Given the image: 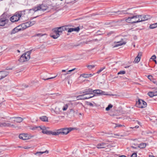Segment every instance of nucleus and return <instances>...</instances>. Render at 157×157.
<instances>
[{
	"instance_id": "obj_39",
	"label": "nucleus",
	"mask_w": 157,
	"mask_h": 157,
	"mask_svg": "<svg viewBox=\"0 0 157 157\" xmlns=\"http://www.w3.org/2000/svg\"><path fill=\"white\" fill-rule=\"evenodd\" d=\"M67 31L68 33H71L72 32H73V28H67Z\"/></svg>"
},
{
	"instance_id": "obj_25",
	"label": "nucleus",
	"mask_w": 157,
	"mask_h": 157,
	"mask_svg": "<svg viewBox=\"0 0 157 157\" xmlns=\"http://www.w3.org/2000/svg\"><path fill=\"white\" fill-rule=\"evenodd\" d=\"M40 126H29L28 127L30 129L34 131L35 130H37L39 131V129Z\"/></svg>"
},
{
	"instance_id": "obj_35",
	"label": "nucleus",
	"mask_w": 157,
	"mask_h": 157,
	"mask_svg": "<svg viewBox=\"0 0 157 157\" xmlns=\"http://www.w3.org/2000/svg\"><path fill=\"white\" fill-rule=\"evenodd\" d=\"M140 58L138 56H137V57L135 58L134 62L136 63H138L140 61Z\"/></svg>"
},
{
	"instance_id": "obj_60",
	"label": "nucleus",
	"mask_w": 157,
	"mask_h": 157,
	"mask_svg": "<svg viewBox=\"0 0 157 157\" xmlns=\"http://www.w3.org/2000/svg\"><path fill=\"white\" fill-rule=\"evenodd\" d=\"M154 61L155 62V63H156V60H154Z\"/></svg>"
},
{
	"instance_id": "obj_12",
	"label": "nucleus",
	"mask_w": 157,
	"mask_h": 157,
	"mask_svg": "<svg viewBox=\"0 0 157 157\" xmlns=\"http://www.w3.org/2000/svg\"><path fill=\"white\" fill-rule=\"evenodd\" d=\"M55 31V29H54L52 30V33L51 34V36L54 39H56L59 36L60 34L58 31L56 32Z\"/></svg>"
},
{
	"instance_id": "obj_21",
	"label": "nucleus",
	"mask_w": 157,
	"mask_h": 157,
	"mask_svg": "<svg viewBox=\"0 0 157 157\" xmlns=\"http://www.w3.org/2000/svg\"><path fill=\"white\" fill-rule=\"evenodd\" d=\"M14 118L15 119L13 120V121L17 123H20L22 122L23 120V119L22 118L19 117L10 118Z\"/></svg>"
},
{
	"instance_id": "obj_58",
	"label": "nucleus",
	"mask_w": 157,
	"mask_h": 157,
	"mask_svg": "<svg viewBox=\"0 0 157 157\" xmlns=\"http://www.w3.org/2000/svg\"><path fill=\"white\" fill-rule=\"evenodd\" d=\"M17 51L19 53H20V51L19 50H17Z\"/></svg>"
},
{
	"instance_id": "obj_28",
	"label": "nucleus",
	"mask_w": 157,
	"mask_h": 157,
	"mask_svg": "<svg viewBox=\"0 0 157 157\" xmlns=\"http://www.w3.org/2000/svg\"><path fill=\"white\" fill-rule=\"evenodd\" d=\"M40 119L43 121H48V118L46 116H43L40 117Z\"/></svg>"
},
{
	"instance_id": "obj_59",
	"label": "nucleus",
	"mask_w": 157,
	"mask_h": 157,
	"mask_svg": "<svg viewBox=\"0 0 157 157\" xmlns=\"http://www.w3.org/2000/svg\"><path fill=\"white\" fill-rule=\"evenodd\" d=\"M112 33V32H110V33H108V35H109V34H111V33Z\"/></svg>"
},
{
	"instance_id": "obj_54",
	"label": "nucleus",
	"mask_w": 157,
	"mask_h": 157,
	"mask_svg": "<svg viewBox=\"0 0 157 157\" xmlns=\"http://www.w3.org/2000/svg\"><path fill=\"white\" fill-rule=\"evenodd\" d=\"M94 96H95V95L94 94V95L93 96H85V97H91V98L93 97Z\"/></svg>"
},
{
	"instance_id": "obj_5",
	"label": "nucleus",
	"mask_w": 157,
	"mask_h": 157,
	"mask_svg": "<svg viewBox=\"0 0 157 157\" xmlns=\"http://www.w3.org/2000/svg\"><path fill=\"white\" fill-rule=\"evenodd\" d=\"M93 92L94 94H97L99 95H105L113 96L116 95V94H106L105 92L103 91L102 90H93Z\"/></svg>"
},
{
	"instance_id": "obj_46",
	"label": "nucleus",
	"mask_w": 157,
	"mask_h": 157,
	"mask_svg": "<svg viewBox=\"0 0 157 157\" xmlns=\"http://www.w3.org/2000/svg\"><path fill=\"white\" fill-rule=\"evenodd\" d=\"M131 157H137V154L136 153H133Z\"/></svg>"
},
{
	"instance_id": "obj_43",
	"label": "nucleus",
	"mask_w": 157,
	"mask_h": 157,
	"mask_svg": "<svg viewBox=\"0 0 157 157\" xmlns=\"http://www.w3.org/2000/svg\"><path fill=\"white\" fill-rule=\"evenodd\" d=\"M87 104L88 105H90V106H94V104L92 103L91 102H87Z\"/></svg>"
},
{
	"instance_id": "obj_38",
	"label": "nucleus",
	"mask_w": 157,
	"mask_h": 157,
	"mask_svg": "<svg viewBox=\"0 0 157 157\" xmlns=\"http://www.w3.org/2000/svg\"><path fill=\"white\" fill-rule=\"evenodd\" d=\"M10 125L9 127H11L12 128H16L17 127V126H16L13 124H12L10 123Z\"/></svg>"
},
{
	"instance_id": "obj_62",
	"label": "nucleus",
	"mask_w": 157,
	"mask_h": 157,
	"mask_svg": "<svg viewBox=\"0 0 157 157\" xmlns=\"http://www.w3.org/2000/svg\"><path fill=\"white\" fill-rule=\"evenodd\" d=\"M2 54V53L1 52H0V55H1Z\"/></svg>"
},
{
	"instance_id": "obj_19",
	"label": "nucleus",
	"mask_w": 157,
	"mask_h": 157,
	"mask_svg": "<svg viewBox=\"0 0 157 157\" xmlns=\"http://www.w3.org/2000/svg\"><path fill=\"white\" fill-rule=\"evenodd\" d=\"M148 95L151 97L157 96V90H154L153 91L149 92L148 93Z\"/></svg>"
},
{
	"instance_id": "obj_22",
	"label": "nucleus",
	"mask_w": 157,
	"mask_h": 157,
	"mask_svg": "<svg viewBox=\"0 0 157 157\" xmlns=\"http://www.w3.org/2000/svg\"><path fill=\"white\" fill-rule=\"evenodd\" d=\"M59 134V132L58 131V129L56 130V132H52L49 131L48 135H52L56 136Z\"/></svg>"
},
{
	"instance_id": "obj_64",
	"label": "nucleus",
	"mask_w": 157,
	"mask_h": 157,
	"mask_svg": "<svg viewBox=\"0 0 157 157\" xmlns=\"http://www.w3.org/2000/svg\"><path fill=\"white\" fill-rule=\"evenodd\" d=\"M155 74L156 75H157V72L156 73H155Z\"/></svg>"
},
{
	"instance_id": "obj_6",
	"label": "nucleus",
	"mask_w": 157,
	"mask_h": 157,
	"mask_svg": "<svg viewBox=\"0 0 157 157\" xmlns=\"http://www.w3.org/2000/svg\"><path fill=\"white\" fill-rule=\"evenodd\" d=\"M136 105L138 107L141 108H145L147 106V103L141 99H139L136 102Z\"/></svg>"
},
{
	"instance_id": "obj_7",
	"label": "nucleus",
	"mask_w": 157,
	"mask_h": 157,
	"mask_svg": "<svg viewBox=\"0 0 157 157\" xmlns=\"http://www.w3.org/2000/svg\"><path fill=\"white\" fill-rule=\"evenodd\" d=\"M33 136H29L27 134H21L19 135V138L23 140H29Z\"/></svg>"
},
{
	"instance_id": "obj_24",
	"label": "nucleus",
	"mask_w": 157,
	"mask_h": 157,
	"mask_svg": "<svg viewBox=\"0 0 157 157\" xmlns=\"http://www.w3.org/2000/svg\"><path fill=\"white\" fill-rule=\"evenodd\" d=\"M94 74H82L80 75L81 77H83L84 78H88L90 77L93 76V75Z\"/></svg>"
},
{
	"instance_id": "obj_13",
	"label": "nucleus",
	"mask_w": 157,
	"mask_h": 157,
	"mask_svg": "<svg viewBox=\"0 0 157 157\" xmlns=\"http://www.w3.org/2000/svg\"><path fill=\"white\" fill-rule=\"evenodd\" d=\"M140 22L147 20L150 19V18H151V17L150 16L148 15H140Z\"/></svg>"
},
{
	"instance_id": "obj_61",
	"label": "nucleus",
	"mask_w": 157,
	"mask_h": 157,
	"mask_svg": "<svg viewBox=\"0 0 157 157\" xmlns=\"http://www.w3.org/2000/svg\"><path fill=\"white\" fill-rule=\"evenodd\" d=\"M90 95V96H93L94 95L93 94V95Z\"/></svg>"
},
{
	"instance_id": "obj_56",
	"label": "nucleus",
	"mask_w": 157,
	"mask_h": 157,
	"mask_svg": "<svg viewBox=\"0 0 157 157\" xmlns=\"http://www.w3.org/2000/svg\"><path fill=\"white\" fill-rule=\"evenodd\" d=\"M129 67V66H126V67H124L125 68H128V67Z\"/></svg>"
},
{
	"instance_id": "obj_23",
	"label": "nucleus",
	"mask_w": 157,
	"mask_h": 157,
	"mask_svg": "<svg viewBox=\"0 0 157 157\" xmlns=\"http://www.w3.org/2000/svg\"><path fill=\"white\" fill-rule=\"evenodd\" d=\"M125 21L127 22L130 23H133V18L132 16L128 17L127 18H124Z\"/></svg>"
},
{
	"instance_id": "obj_40",
	"label": "nucleus",
	"mask_w": 157,
	"mask_h": 157,
	"mask_svg": "<svg viewBox=\"0 0 157 157\" xmlns=\"http://www.w3.org/2000/svg\"><path fill=\"white\" fill-rule=\"evenodd\" d=\"M125 73V71H121L118 73L117 75H119L120 74H124Z\"/></svg>"
},
{
	"instance_id": "obj_50",
	"label": "nucleus",
	"mask_w": 157,
	"mask_h": 157,
	"mask_svg": "<svg viewBox=\"0 0 157 157\" xmlns=\"http://www.w3.org/2000/svg\"><path fill=\"white\" fill-rule=\"evenodd\" d=\"M148 78L149 79L151 80L152 78V77L151 75H149L148 76Z\"/></svg>"
},
{
	"instance_id": "obj_49",
	"label": "nucleus",
	"mask_w": 157,
	"mask_h": 157,
	"mask_svg": "<svg viewBox=\"0 0 157 157\" xmlns=\"http://www.w3.org/2000/svg\"><path fill=\"white\" fill-rule=\"evenodd\" d=\"M75 69H76L75 68H73L71 70H70L68 71V72H72V71H74V70H75Z\"/></svg>"
},
{
	"instance_id": "obj_14",
	"label": "nucleus",
	"mask_w": 157,
	"mask_h": 157,
	"mask_svg": "<svg viewBox=\"0 0 157 157\" xmlns=\"http://www.w3.org/2000/svg\"><path fill=\"white\" fill-rule=\"evenodd\" d=\"M108 144L105 143H101L98 144L97 148L98 149H102L108 146Z\"/></svg>"
},
{
	"instance_id": "obj_47",
	"label": "nucleus",
	"mask_w": 157,
	"mask_h": 157,
	"mask_svg": "<svg viewBox=\"0 0 157 157\" xmlns=\"http://www.w3.org/2000/svg\"><path fill=\"white\" fill-rule=\"evenodd\" d=\"M56 77V76H55L54 77H51V78H46V79H44V80H48L49 79H53L54 78H55Z\"/></svg>"
},
{
	"instance_id": "obj_41",
	"label": "nucleus",
	"mask_w": 157,
	"mask_h": 157,
	"mask_svg": "<svg viewBox=\"0 0 157 157\" xmlns=\"http://www.w3.org/2000/svg\"><path fill=\"white\" fill-rule=\"evenodd\" d=\"M105 68V67H104L103 68H101L97 72V73L99 74Z\"/></svg>"
},
{
	"instance_id": "obj_52",
	"label": "nucleus",
	"mask_w": 157,
	"mask_h": 157,
	"mask_svg": "<svg viewBox=\"0 0 157 157\" xmlns=\"http://www.w3.org/2000/svg\"><path fill=\"white\" fill-rule=\"evenodd\" d=\"M139 128V126H136L135 127H134L133 128L130 127L131 128Z\"/></svg>"
},
{
	"instance_id": "obj_20",
	"label": "nucleus",
	"mask_w": 157,
	"mask_h": 157,
	"mask_svg": "<svg viewBox=\"0 0 157 157\" xmlns=\"http://www.w3.org/2000/svg\"><path fill=\"white\" fill-rule=\"evenodd\" d=\"M36 23L35 21H29L25 23V24L27 28L29 27L30 26H32L33 25L35 24Z\"/></svg>"
},
{
	"instance_id": "obj_11",
	"label": "nucleus",
	"mask_w": 157,
	"mask_h": 157,
	"mask_svg": "<svg viewBox=\"0 0 157 157\" xmlns=\"http://www.w3.org/2000/svg\"><path fill=\"white\" fill-rule=\"evenodd\" d=\"M9 74V72L7 71H0V80L6 77Z\"/></svg>"
},
{
	"instance_id": "obj_36",
	"label": "nucleus",
	"mask_w": 157,
	"mask_h": 157,
	"mask_svg": "<svg viewBox=\"0 0 157 157\" xmlns=\"http://www.w3.org/2000/svg\"><path fill=\"white\" fill-rule=\"evenodd\" d=\"M22 29H24L27 28L25 24V23H23L21 24L20 25Z\"/></svg>"
},
{
	"instance_id": "obj_29",
	"label": "nucleus",
	"mask_w": 157,
	"mask_h": 157,
	"mask_svg": "<svg viewBox=\"0 0 157 157\" xmlns=\"http://www.w3.org/2000/svg\"><path fill=\"white\" fill-rule=\"evenodd\" d=\"M61 110H60V109L59 107H56L55 108V110H54V112L56 114H58L60 113L61 112Z\"/></svg>"
},
{
	"instance_id": "obj_63",
	"label": "nucleus",
	"mask_w": 157,
	"mask_h": 157,
	"mask_svg": "<svg viewBox=\"0 0 157 157\" xmlns=\"http://www.w3.org/2000/svg\"><path fill=\"white\" fill-rule=\"evenodd\" d=\"M79 115H82V114L81 113H79Z\"/></svg>"
},
{
	"instance_id": "obj_3",
	"label": "nucleus",
	"mask_w": 157,
	"mask_h": 157,
	"mask_svg": "<svg viewBox=\"0 0 157 157\" xmlns=\"http://www.w3.org/2000/svg\"><path fill=\"white\" fill-rule=\"evenodd\" d=\"M47 9L46 7H45L43 5H40L33 9H31L30 10L33 11L34 12L37 11H40L41 12H44Z\"/></svg>"
},
{
	"instance_id": "obj_18",
	"label": "nucleus",
	"mask_w": 157,
	"mask_h": 157,
	"mask_svg": "<svg viewBox=\"0 0 157 157\" xmlns=\"http://www.w3.org/2000/svg\"><path fill=\"white\" fill-rule=\"evenodd\" d=\"M83 94L78 96L76 97L77 100H84L91 98V97H85V95Z\"/></svg>"
},
{
	"instance_id": "obj_32",
	"label": "nucleus",
	"mask_w": 157,
	"mask_h": 157,
	"mask_svg": "<svg viewBox=\"0 0 157 157\" xmlns=\"http://www.w3.org/2000/svg\"><path fill=\"white\" fill-rule=\"evenodd\" d=\"M157 27V23L151 24L150 25L149 28L150 29H152L155 28Z\"/></svg>"
},
{
	"instance_id": "obj_51",
	"label": "nucleus",
	"mask_w": 157,
	"mask_h": 157,
	"mask_svg": "<svg viewBox=\"0 0 157 157\" xmlns=\"http://www.w3.org/2000/svg\"><path fill=\"white\" fill-rule=\"evenodd\" d=\"M30 148V147H25L24 148L25 149H28Z\"/></svg>"
},
{
	"instance_id": "obj_53",
	"label": "nucleus",
	"mask_w": 157,
	"mask_h": 157,
	"mask_svg": "<svg viewBox=\"0 0 157 157\" xmlns=\"http://www.w3.org/2000/svg\"><path fill=\"white\" fill-rule=\"evenodd\" d=\"M153 82L157 85V81H153Z\"/></svg>"
},
{
	"instance_id": "obj_4",
	"label": "nucleus",
	"mask_w": 157,
	"mask_h": 157,
	"mask_svg": "<svg viewBox=\"0 0 157 157\" xmlns=\"http://www.w3.org/2000/svg\"><path fill=\"white\" fill-rule=\"evenodd\" d=\"M74 129V128H65L58 129V131L59 132V134H62L66 135Z\"/></svg>"
},
{
	"instance_id": "obj_8",
	"label": "nucleus",
	"mask_w": 157,
	"mask_h": 157,
	"mask_svg": "<svg viewBox=\"0 0 157 157\" xmlns=\"http://www.w3.org/2000/svg\"><path fill=\"white\" fill-rule=\"evenodd\" d=\"M8 20L6 17H2V16L0 18V25L4 26L5 24L7 23Z\"/></svg>"
},
{
	"instance_id": "obj_37",
	"label": "nucleus",
	"mask_w": 157,
	"mask_h": 157,
	"mask_svg": "<svg viewBox=\"0 0 157 157\" xmlns=\"http://www.w3.org/2000/svg\"><path fill=\"white\" fill-rule=\"evenodd\" d=\"M73 31L78 32L80 30V28H79V27H77L76 28H73Z\"/></svg>"
},
{
	"instance_id": "obj_57",
	"label": "nucleus",
	"mask_w": 157,
	"mask_h": 157,
	"mask_svg": "<svg viewBox=\"0 0 157 157\" xmlns=\"http://www.w3.org/2000/svg\"><path fill=\"white\" fill-rule=\"evenodd\" d=\"M65 71H66V70H62V72H65Z\"/></svg>"
},
{
	"instance_id": "obj_55",
	"label": "nucleus",
	"mask_w": 157,
	"mask_h": 157,
	"mask_svg": "<svg viewBox=\"0 0 157 157\" xmlns=\"http://www.w3.org/2000/svg\"><path fill=\"white\" fill-rule=\"evenodd\" d=\"M54 110H54L53 109H51V111L52 112L54 111Z\"/></svg>"
},
{
	"instance_id": "obj_9",
	"label": "nucleus",
	"mask_w": 157,
	"mask_h": 157,
	"mask_svg": "<svg viewBox=\"0 0 157 157\" xmlns=\"http://www.w3.org/2000/svg\"><path fill=\"white\" fill-rule=\"evenodd\" d=\"M67 26H64L55 28V31L56 32L58 31L59 33H61L63 31L67 30Z\"/></svg>"
},
{
	"instance_id": "obj_16",
	"label": "nucleus",
	"mask_w": 157,
	"mask_h": 157,
	"mask_svg": "<svg viewBox=\"0 0 157 157\" xmlns=\"http://www.w3.org/2000/svg\"><path fill=\"white\" fill-rule=\"evenodd\" d=\"M39 131L42 130V132L44 134H46L48 135L49 131H48L46 127L44 126H40Z\"/></svg>"
},
{
	"instance_id": "obj_31",
	"label": "nucleus",
	"mask_w": 157,
	"mask_h": 157,
	"mask_svg": "<svg viewBox=\"0 0 157 157\" xmlns=\"http://www.w3.org/2000/svg\"><path fill=\"white\" fill-rule=\"evenodd\" d=\"M69 105V104L67 103L62 108V110L63 111H66L67 109L68 106Z\"/></svg>"
},
{
	"instance_id": "obj_44",
	"label": "nucleus",
	"mask_w": 157,
	"mask_h": 157,
	"mask_svg": "<svg viewBox=\"0 0 157 157\" xmlns=\"http://www.w3.org/2000/svg\"><path fill=\"white\" fill-rule=\"evenodd\" d=\"M43 35L41 33H38V34L35 35L34 36L35 37H36V36L39 37V36H43Z\"/></svg>"
},
{
	"instance_id": "obj_27",
	"label": "nucleus",
	"mask_w": 157,
	"mask_h": 157,
	"mask_svg": "<svg viewBox=\"0 0 157 157\" xmlns=\"http://www.w3.org/2000/svg\"><path fill=\"white\" fill-rule=\"evenodd\" d=\"M48 151L46 150L44 151H40V152H37L35 153V155H36L39 156L42 154L44 153H46L48 154Z\"/></svg>"
},
{
	"instance_id": "obj_15",
	"label": "nucleus",
	"mask_w": 157,
	"mask_h": 157,
	"mask_svg": "<svg viewBox=\"0 0 157 157\" xmlns=\"http://www.w3.org/2000/svg\"><path fill=\"white\" fill-rule=\"evenodd\" d=\"M114 45L113 46V48L118 47L119 46L125 44V43L121 41H116L114 42Z\"/></svg>"
},
{
	"instance_id": "obj_30",
	"label": "nucleus",
	"mask_w": 157,
	"mask_h": 157,
	"mask_svg": "<svg viewBox=\"0 0 157 157\" xmlns=\"http://www.w3.org/2000/svg\"><path fill=\"white\" fill-rule=\"evenodd\" d=\"M146 146V144L145 143H142L140 144L138 147L141 148H145Z\"/></svg>"
},
{
	"instance_id": "obj_1",
	"label": "nucleus",
	"mask_w": 157,
	"mask_h": 157,
	"mask_svg": "<svg viewBox=\"0 0 157 157\" xmlns=\"http://www.w3.org/2000/svg\"><path fill=\"white\" fill-rule=\"evenodd\" d=\"M24 14L25 12L24 11H21L16 13L15 15L10 18V20L13 22L17 21L20 20V18Z\"/></svg>"
},
{
	"instance_id": "obj_26",
	"label": "nucleus",
	"mask_w": 157,
	"mask_h": 157,
	"mask_svg": "<svg viewBox=\"0 0 157 157\" xmlns=\"http://www.w3.org/2000/svg\"><path fill=\"white\" fill-rule=\"evenodd\" d=\"M10 123L8 122H2L0 123V127H9L10 126Z\"/></svg>"
},
{
	"instance_id": "obj_33",
	"label": "nucleus",
	"mask_w": 157,
	"mask_h": 157,
	"mask_svg": "<svg viewBox=\"0 0 157 157\" xmlns=\"http://www.w3.org/2000/svg\"><path fill=\"white\" fill-rule=\"evenodd\" d=\"M96 66V65H89L86 66V67H87L89 70H90L94 68Z\"/></svg>"
},
{
	"instance_id": "obj_34",
	"label": "nucleus",
	"mask_w": 157,
	"mask_h": 157,
	"mask_svg": "<svg viewBox=\"0 0 157 157\" xmlns=\"http://www.w3.org/2000/svg\"><path fill=\"white\" fill-rule=\"evenodd\" d=\"M113 107V106L112 105L110 104H109L108 106V107H107L106 109H105V110L106 111H109L110 109L112 108Z\"/></svg>"
},
{
	"instance_id": "obj_10",
	"label": "nucleus",
	"mask_w": 157,
	"mask_h": 157,
	"mask_svg": "<svg viewBox=\"0 0 157 157\" xmlns=\"http://www.w3.org/2000/svg\"><path fill=\"white\" fill-rule=\"evenodd\" d=\"M93 90L91 89H86L84 90L82 92H81L80 94H83L86 96L88 95H93Z\"/></svg>"
},
{
	"instance_id": "obj_42",
	"label": "nucleus",
	"mask_w": 157,
	"mask_h": 157,
	"mask_svg": "<svg viewBox=\"0 0 157 157\" xmlns=\"http://www.w3.org/2000/svg\"><path fill=\"white\" fill-rule=\"evenodd\" d=\"M116 126L114 127V128H116L117 127H121L122 126H123V125L119 124H115Z\"/></svg>"
},
{
	"instance_id": "obj_45",
	"label": "nucleus",
	"mask_w": 157,
	"mask_h": 157,
	"mask_svg": "<svg viewBox=\"0 0 157 157\" xmlns=\"http://www.w3.org/2000/svg\"><path fill=\"white\" fill-rule=\"evenodd\" d=\"M156 58V56L155 55H153L151 58V59H153V61L155 60V59Z\"/></svg>"
},
{
	"instance_id": "obj_48",
	"label": "nucleus",
	"mask_w": 157,
	"mask_h": 157,
	"mask_svg": "<svg viewBox=\"0 0 157 157\" xmlns=\"http://www.w3.org/2000/svg\"><path fill=\"white\" fill-rule=\"evenodd\" d=\"M141 56H142V53L141 52H139L138 53V55L137 56H138L139 57H140V58H141Z\"/></svg>"
},
{
	"instance_id": "obj_2",
	"label": "nucleus",
	"mask_w": 157,
	"mask_h": 157,
	"mask_svg": "<svg viewBox=\"0 0 157 157\" xmlns=\"http://www.w3.org/2000/svg\"><path fill=\"white\" fill-rule=\"evenodd\" d=\"M31 52H27L23 54L20 57L19 61L21 62L28 61L30 58Z\"/></svg>"
},
{
	"instance_id": "obj_17",
	"label": "nucleus",
	"mask_w": 157,
	"mask_h": 157,
	"mask_svg": "<svg viewBox=\"0 0 157 157\" xmlns=\"http://www.w3.org/2000/svg\"><path fill=\"white\" fill-rule=\"evenodd\" d=\"M140 15L133 16H132L133 23H136L140 22Z\"/></svg>"
}]
</instances>
